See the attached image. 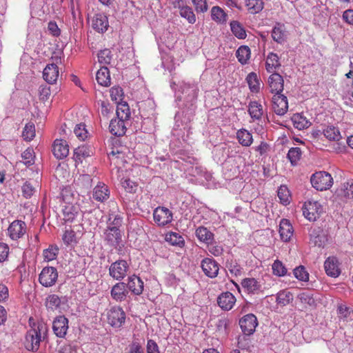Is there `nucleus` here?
<instances>
[{"instance_id": "41", "label": "nucleus", "mask_w": 353, "mask_h": 353, "mask_svg": "<svg viewBox=\"0 0 353 353\" xmlns=\"http://www.w3.org/2000/svg\"><path fill=\"white\" fill-rule=\"evenodd\" d=\"M90 150L85 145L77 147L74 151V159L76 162H82L85 157L90 156Z\"/></svg>"}, {"instance_id": "12", "label": "nucleus", "mask_w": 353, "mask_h": 353, "mask_svg": "<svg viewBox=\"0 0 353 353\" xmlns=\"http://www.w3.org/2000/svg\"><path fill=\"white\" fill-rule=\"evenodd\" d=\"M52 329L54 334L63 338L68 329V320L65 316H59L53 321Z\"/></svg>"}, {"instance_id": "40", "label": "nucleus", "mask_w": 353, "mask_h": 353, "mask_svg": "<svg viewBox=\"0 0 353 353\" xmlns=\"http://www.w3.org/2000/svg\"><path fill=\"white\" fill-rule=\"evenodd\" d=\"M230 29L233 34L239 39H244L247 36L245 30L237 21L230 22Z\"/></svg>"}, {"instance_id": "36", "label": "nucleus", "mask_w": 353, "mask_h": 353, "mask_svg": "<svg viewBox=\"0 0 353 353\" xmlns=\"http://www.w3.org/2000/svg\"><path fill=\"white\" fill-rule=\"evenodd\" d=\"M116 114L117 118L128 121L130 117V110L128 104L126 102L117 104Z\"/></svg>"}, {"instance_id": "24", "label": "nucleus", "mask_w": 353, "mask_h": 353, "mask_svg": "<svg viewBox=\"0 0 353 353\" xmlns=\"http://www.w3.org/2000/svg\"><path fill=\"white\" fill-rule=\"evenodd\" d=\"M92 26L99 32H105L109 26L107 17L101 13L96 14L93 17Z\"/></svg>"}, {"instance_id": "16", "label": "nucleus", "mask_w": 353, "mask_h": 353, "mask_svg": "<svg viewBox=\"0 0 353 353\" xmlns=\"http://www.w3.org/2000/svg\"><path fill=\"white\" fill-rule=\"evenodd\" d=\"M283 79L279 73H272L268 78V84L272 93L281 94L283 90Z\"/></svg>"}, {"instance_id": "34", "label": "nucleus", "mask_w": 353, "mask_h": 353, "mask_svg": "<svg viewBox=\"0 0 353 353\" xmlns=\"http://www.w3.org/2000/svg\"><path fill=\"white\" fill-rule=\"evenodd\" d=\"M248 112L253 119L259 120L263 114V106L258 101H250L248 106Z\"/></svg>"}, {"instance_id": "59", "label": "nucleus", "mask_w": 353, "mask_h": 353, "mask_svg": "<svg viewBox=\"0 0 353 353\" xmlns=\"http://www.w3.org/2000/svg\"><path fill=\"white\" fill-rule=\"evenodd\" d=\"M74 132L77 137L81 141H84L88 137V132L85 129V125L81 123L77 124L75 126Z\"/></svg>"}, {"instance_id": "55", "label": "nucleus", "mask_w": 353, "mask_h": 353, "mask_svg": "<svg viewBox=\"0 0 353 353\" xmlns=\"http://www.w3.org/2000/svg\"><path fill=\"white\" fill-rule=\"evenodd\" d=\"M112 58V52L109 49H104L98 53V60L101 64L108 65Z\"/></svg>"}, {"instance_id": "27", "label": "nucleus", "mask_w": 353, "mask_h": 353, "mask_svg": "<svg viewBox=\"0 0 353 353\" xmlns=\"http://www.w3.org/2000/svg\"><path fill=\"white\" fill-rule=\"evenodd\" d=\"M338 196L345 201L353 199V179L343 183L341 189L338 190Z\"/></svg>"}, {"instance_id": "57", "label": "nucleus", "mask_w": 353, "mask_h": 353, "mask_svg": "<svg viewBox=\"0 0 353 353\" xmlns=\"http://www.w3.org/2000/svg\"><path fill=\"white\" fill-rule=\"evenodd\" d=\"M301 157V150L299 148H292L288 153V158L292 165H295Z\"/></svg>"}, {"instance_id": "63", "label": "nucleus", "mask_w": 353, "mask_h": 353, "mask_svg": "<svg viewBox=\"0 0 353 353\" xmlns=\"http://www.w3.org/2000/svg\"><path fill=\"white\" fill-rule=\"evenodd\" d=\"M123 188L128 192H134L136 191L137 185L130 179H125L121 182Z\"/></svg>"}, {"instance_id": "25", "label": "nucleus", "mask_w": 353, "mask_h": 353, "mask_svg": "<svg viewBox=\"0 0 353 353\" xmlns=\"http://www.w3.org/2000/svg\"><path fill=\"white\" fill-rule=\"evenodd\" d=\"M128 282L126 284V288L132 292L134 294L140 295L143 291V282L142 280L137 276L132 275L128 277Z\"/></svg>"}, {"instance_id": "8", "label": "nucleus", "mask_w": 353, "mask_h": 353, "mask_svg": "<svg viewBox=\"0 0 353 353\" xmlns=\"http://www.w3.org/2000/svg\"><path fill=\"white\" fill-rule=\"evenodd\" d=\"M108 322L112 327H119L125 322V314L120 307H113L108 311Z\"/></svg>"}, {"instance_id": "13", "label": "nucleus", "mask_w": 353, "mask_h": 353, "mask_svg": "<svg viewBox=\"0 0 353 353\" xmlns=\"http://www.w3.org/2000/svg\"><path fill=\"white\" fill-rule=\"evenodd\" d=\"M310 243L319 248L324 247L327 239L320 228H312L309 232Z\"/></svg>"}, {"instance_id": "6", "label": "nucleus", "mask_w": 353, "mask_h": 353, "mask_svg": "<svg viewBox=\"0 0 353 353\" xmlns=\"http://www.w3.org/2000/svg\"><path fill=\"white\" fill-rule=\"evenodd\" d=\"M129 265L125 260H118L112 263L109 268V274L114 279L121 281L129 271Z\"/></svg>"}, {"instance_id": "60", "label": "nucleus", "mask_w": 353, "mask_h": 353, "mask_svg": "<svg viewBox=\"0 0 353 353\" xmlns=\"http://www.w3.org/2000/svg\"><path fill=\"white\" fill-rule=\"evenodd\" d=\"M294 274L300 281H306L309 279V274L303 266H299L294 270Z\"/></svg>"}, {"instance_id": "44", "label": "nucleus", "mask_w": 353, "mask_h": 353, "mask_svg": "<svg viewBox=\"0 0 353 353\" xmlns=\"http://www.w3.org/2000/svg\"><path fill=\"white\" fill-rule=\"evenodd\" d=\"M293 300L292 294L287 290L280 291L277 294L276 303L282 306L287 305Z\"/></svg>"}, {"instance_id": "21", "label": "nucleus", "mask_w": 353, "mask_h": 353, "mask_svg": "<svg viewBox=\"0 0 353 353\" xmlns=\"http://www.w3.org/2000/svg\"><path fill=\"white\" fill-rule=\"evenodd\" d=\"M79 208L70 203H65L62 206L63 219L65 222L72 223L79 214Z\"/></svg>"}, {"instance_id": "15", "label": "nucleus", "mask_w": 353, "mask_h": 353, "mask_svg": "<svg viewBox=\"0 0 353 353\" xmlns=\"http://www.w3.org/2000/svg\"><path fill=\"white\" fill-rule=\"evenodd\" d=\"M121 233L117 226L108 225L105 232V240L112 246H117L121 241Z\"/></svg>"}, {"instance_id": "56", "label": "nucleus", "mask_w": 353, "mask_h": 353, "mask_svg": "<svg viewBox=\"0 0 353 353\" xmlns=\"http://www.w3.org/2000/svg\"><path fill=\"white\" fill-rule=\"evenodd\" d=\"M23 163L30 166L34 163V152L32 148H28L21 154Z\"/></svg>"}, {"instance_id": "9", "label": "nucleus", "mask_w": 353, "mask_h": 353, "mask_svg": "<svg viewBox=\"0 0 353 353\" xmlns=\"http://www.w3.org/2000/svg\"><path fill=\"white\" fill-rule=\"evenodd\" d=\"M239 325L243 334L249 336L255 331L258 325L257 319L252 314H246L240 319Z\"/></svg>"}, {"instance_id": "46", "label": "nucleus", "mask_w": 353, "mask_h": 353, "mask_svg": "<svg viewBox=\"0 0 353 353\" xmlns=\"http://www.w3.org/2000/svg\"><path fill=\"white\" fill-rule=\"evenodd\" d=\"M277 194L280 202L283 205H287L290 203L291 195L286 185H281L278 190Z\"/></svg>"}, {"instance_id": "7", "label": "nucleus", "mask_w": 353, "mask_h": 353, "mask_svg": "<svg viewBox=\"0 0 353 353\" xmlns=\"http://www.w3.org/2000/svg\"><path fill=\"white\" fill-rule=\"evenodd\" d=\"M153 219L158 226L163 227L172 222L173 214L168 208L159 206L153 212Z\"/></svg>"}, {"instance_id": "33", "label": "nucleus", "mask_w": 353, "mask_h": 353, "mask_svg": "<svg viewBox=\"0 0 353 353\" xmlns=\"http://www.w3.org/2000/svg\"><path fill=\"white\" fill-rule=\"evenodd\" d=\"M248 12L252 14L259 13L264 8L263 0H245Z\"/></svg>"}, {"instance_id": "49", "label": "nucleus", "mask_w": 353, "mask_h": 353, "mask_svg": "<svg viewBox=\"0 0 353 353\" xmlns=\"http://www.w3.org/2000/svg\"><path fill=\"white\" fill-rule=\"evenodd\" d=\"M35 137V126L33 123H28L26 124L23 132L22 137L26 141H32Z\"/></svg>"}, {"instance_id": "4", "label": "nucleus", "mask_w": 353, "mask_h": 353, "mask_svg": "<svg viewBox=\"0 0 353 353\" xmlns=\"http://www.w3.org/2000/svg\"><path fill=\"white\" fill-rule=\"evenodd\" d=\"M303 214L310 221H315L323 212L322 205L315 201H307L303 207Z\"/></svg>"}, {"instance_id": "31", "label": "nucleus", "mask_w": 353, "mask_h": 353, "mask_svg": "<svg viewBox=\"0 0 353 353\" xmlns=\"http://www.w3.org/2000/svg\"><path fill=\"white\" fill-rule=\"evenodd\" d=\"M236 139L239 143L245 147H249L253 142L252 134L244 128L236 132Z\"/></svg>"}, {"instance_id": "5", "label": "nucleus", "mask_w": 353, "mask_h": 353, "mask_svg": "<svg viewBox=\"0 0 353 353\" xmlns=\"http://www.w3.org/2000/svg\"><path fill=\"white\" fill-rule=\"evenodd\" d=\"M58 279L57 270L52 266L43 268L39 275V283L46 288H50L55 285Z\"/></svg>"}, {"instance_id": "64", "label": "nucleus", "mask_w": 353, "mask_h": 353, "mask_svg": "<svg viewBox=\"0 0 353 353\" xmlns=\"http://www.w3.org/2000/svg\"><path fill=\"white\" fill-rule=\"evenodd\" d=\"M342 19L346 23L353 26V9L345 10L343 13Z\"/></svg>"}, {"instance_id": "30", "label": "nucleus", "mask_w": 353, "mask_h": 353, "mask_svg": "<svg viewBox=\"0 0 353 353\" xmlns=\"http://www.w3.org/2000/svg\"><path fill=\"white\" fill-rule=\"evenodd\" d=\"M211 18L217 23H225L228 20L227 13L219 6H213L211 9Z\"/></svg>"}, {"instance_id": "32", "label": "nucleus", "mask_w": 353, "mask_h": 353, "mask_svg": "<svg viewBox=\"0 0 353 353\" xmlns=\"http://www.w3.org/2000/svg\"><path fill=\"white\" fill-rule=\"evenodd\" d=\"M97 83L103 86L110 85V76L108 68L106 66L101 67L96 74Z\"/></svg>"}, {"instance_id": "29", "label": "nucleus", "mask_w": 353, "mask_h": 353, "mask_svg": "<svg viewBox=\"0 0 353 353\" xmlns=\"http://www.w3.org/2000/svg\"><path fill=\"white\" fill-rule=\"evenodd\" d=\"M195 234L200 241L206 244H210L214 239V234L203 226L199 227L196 230Z\"/></svg>"}, {"instance_id": "39", "label": "nucleus", "mask_w": 353, "mask_h": 353, "mask_svg": "<svg viewBox=\"0 0 353 353\" xmlns=\"http://www.w3.org/2000/svg\"><path fill=\"white\" fill-rule=\"evenodd\" d=\"M247 83L252 92L257 93L260 90V82L255 72H250L246 77Z\"/></svg>"}, {"instance_id": "23", "label": "nucleus", "mask_w": 353, "mask_h": 353, "mask_svg": "<svg viewBox=\"0 0 353 353\" xmlns=\"http://www.w3.org/2000/svg\"><path fill=\"white\" fill-rule=\"evenodd\" d=\"M125 121L119 118L112 119L109 125L110 132L114 136L121 137L125 134Z\"/></svg>"}, {"instance_id": "48", "label": "nucleus", "mask_w": 353, "mask_h": 353, "mask_svg": "<svg viewBox=\"0 0 353 353\" xmlns=\"http://www.w3.org/2000/svg\"><path fill=\"white\" fill-rule=\"evenodd\" d=\"M243 288L246 289L248 292H254L259 289L260 285L258 281L254 278H247L242 281Z\"/></svg>"}, {"instance_id": "28", "label": "nucleus", "mask_w": 353, "mask_h": 353, "mask_svg": "<svg viewBox=\"0 0 353 353\" xmlns=\"http://www.w3.org/2000/svg\"><path fill=\"white\" fill-rule=\"evenodd\" d=\"M285 25L281 23H276L272 31V39L278 43H282L285 40Z\"/></svg>"}, {"instance_id": "42", "label": "nucleus", "mask_w": 353, "mask_h": 353, "mask_svg": "<svg viewBox=\"0 0 353 353\" xmlns=\"http://www.w3.org/2000/svg\"><path fill=\"white\" fill-rule=\"evenodd\" d=\"M323 134L330 141H338L341 138L339 130L334 126H327L323 130Z\"/></svg>"}, {"instance_id": "53", "label": "nucleus", "mask_w": 353, "mask_h": 353, "mask_svg": "<svg viewBox=\"0 0 353 353\" xmlns=\"http://www.w3.org/2000/svg\"><path fill=\"white\" fill-rule=\"evenodd\" d=\"M59 248L56 245H50L48 248L43 250V256L46 261H51L57 258Z\"/></svg>"}, {"instance_id": "52", "label": "nucleus", "mask_w": 353, "mask_h": 353, "mask_svg": "<svg viewBox=\"0 0 353 353\" xmlns=\"http://www.w3.org/2000/svg\"><path fill=\"white\" fill-rule=\"evenodd\" d=\"M62 240L65 245H70L77 243L76 233L74 230H65L62 236Z\"/></svg>"}, {"instance_id": "50", "label": "nucleus", "mask_w": 353, "mask_h": 353, "mask_svg": "<svg viewBox=\"0 0 353 353\" xmlns=\"http://www.w3.org/2000/svg\"><path fill=\"white\" fill-rule=\"evenodd\" d=\"M298 299L300 301L310 307H315L316 301L314 299L313 294L309 292H303L298 295Z\"/></svg>"}, {"instance_id": "38", "label": "nucleus", "mask_w": 353, "mask_h": 353, "mask_svg": "<svg viewBox=\"0 0 353 353\" xmlns=\"http://www.w3.org/2000/svg\"><path fill=\"white\" fill-rule=\"evenodd\" d=\"M294 127L298 130H303L307 128L310 123V121L302 114H295L292 118Z\"/></svg>"}, {"instance_id": "20", "label": "nucleus", "mask_w": 353, "mask_h": 353, "mask_svg": "<svg viewBox=\"0 0 353 353\" xmlns=\"http://www.w3.org/2000/svg\"><path fill=\"white\" fill-rule=\"evenodd\" d=\"M59 75V68L55 63L48 64L43 71L44 80L50 84L56 83Z\"/></svg>"}, {"instance_id": "1", "label": "nucleus", "mask_w": 353, "mask_h": 353, "mask_svg": "<svg viewBox=\"0 0 353 353\" xmlns=\"http://www.w3.org/2000/svg\"><path fill=\"white\" fill-rule=\"evenodd\" d=\"M45 329L42 323H34L26 334L24 345L27 350L37 352L41 341V331Z\"/></svg>"}, {"instance_id": "58", "label": "nucleus", "mask_w": 353, "mask_h": 353, "mask_svg": "<svg viewBox=\"0 0 353 353\" xmlns=\"http://www.w3.org/2000/svg\"><path fill=\"white\" fill-rule=\"evenodd\" d=\"M10 248L9 245L3 242H0V263H5L8 261Z\"/></svg>"}, {"instance_id": "45", "label": "nucleus", "mask_w": 353, "mask_h": 353, "mask_svg": "<svg viewBox=\"0 0 353 353\" xmlns=\"http://www.w3.org/2000/svg\"><path fill=\"white\" fill-rule=\"evenodd\" d=\"M61 305V299L57 294H50L48 296L46 301V306L48 310L54 311L59 308Z\"/></svg>"}, {"instance_id": "3", "label": "nucleus", "mask_w": 353, "mask_h": 353, "mask_svg": "<svg viewBox=\"0 0 353 353\" xmlns=\"http://www.w3.org/2000/svg\"><path fill=\"white\" fill-rule=\"evenodd\" d=\"M27 234V225L21 220H14L8 226L7 236L12 241L23 239Z\"/></svg>"}, {"instance_id": "54", "label": "nucleus", "mask_w": 353, "mask_h": 353, "mask_svg": "<svg viewBox=\"0 0 353 353\" xmlns=\"http://www.w3.org/2000/svg\"><path fill=\"white\" fill-rule=\"evenodd\" d=\"M273 274L278 276H283L287 274V268L279 260H276L272 265Z\"/></svg>"}, {"instance_id": "17", "label": "nucleus", "mask_w": 353, "mask_h": 353, "mask_svg": "<svg viewBox=\"0 0 353 353\" xmlns=\"http://www.w3.org/2000/svg\"><path fill=\"white\" fill-rule=\"evenodd\" d=\"M281 239L284 242L290 241L294 234V228L289 220L283 219L279 223V230Z\"/></svg>"}, {"instance_id": "26", "label": "nucleus", "mask_w": 353, "mask_h": 353, "mask_svg": "<svg viewBox=\"0 0 353 353\" xmlns=\"http://www.w3.org/2000/svg\"><path fill=\"white\" fill-rule=\"evenodd\" d=\"M110 192L107 185L103 183H99L94 188L93 198L98 201L103 202L109 198Z\"/></svg>"}, {"instance_id": "18", "label": "nucleus", "mask_w": 353, "mask_h": 353, "mask_svg": "<svg viewBox=\"0 0 353 353\" xmlns=\"http://www.w3.org/2000/svg\"><path fill=\"white\" fill-rule=\"evenodd\" d=\"M110 294L114 301L118 302L124 301L128 294L126 284L123 282L117 283L112 286Z\"/></svg>"}, {"instance_id": "35", "label": "nucleus", "mask_w": 353, "mask_h": 353, "mask_svg": "<svg viewBox=\"0 0 353 353\" xmlns=\"http://www.w3.org/2000/svg\"><path fill=\"white\" fill-rule=\"evenodd\" d=\"M280 65L281 64L278 55L273 52L269 53L265 63V67L268 72H272L276 68L280 67Z\"/></svg>"}, {"instance_id": "47", "label": "nucleus", "mask_w": 353, "mask_h": 353, "mask_svg": "<svg viewBox=\"0 0 353 353\" xmlns=\"http://www.w3.org/2000/svg\"><path fill=\"white\" fill-rule=\"evenodd\" d=\"M179 13L181 17L185 18L190 23H194L196 22V16L190 6L187 4L179 10Z\"/></svg>"}, {"instance_id": "61", "label": "nucleus", "mask_w": 353, "mask_h": 353, "mask_svg": "<svg viewBox=\"0 0 353 353\" xmlns=\"http://www.w3.org/2000/svg\"><path fill=\"white\" fill-rule=\"evenodd\" d=\"M197 12H205L208 9L206 0H192Z\"/></svg>"}, {"instance_id": "51", "label": "nucleus", "mask_w": 353, "mask_h": 353, "mask_svg": "<svg viewBox=\"0 0 353 353\" xmlns=\"http://www.w3.org/2000/svg\"><path fill=\"white\" fill-rule=\"evenodd\" d=\"M110 93L111 99L116 103L119 104L120 103H123L124 93L123 89L121 87H112L110 90Z\"/></svg>"}, {"instance_id": "43", "label": "nucleus", "mask_w": 353, "mask_h": 353, "mask_svg": "<svg viewBox=\"0 0 353 353\" xmlns=\"http://www.w3.org/2000/svg\"><path fill=\"white\" fill-rule=\"evenodd\" d=\"M165 241L172 245H177L181 248L185 244L183 236L176 232H170L167 234Z\"/></svg>"}, {"instance_id": "14", "label": "nucleus", "mask_w": 353, "mask_h": 353, "mask_svg": "<svg viewBox=\"0 0 353 353\" xmlns=\"http://www.w3.org/2000/svg\"><path fill=\"white\" fill-rule=\"evenodd\" d=\"M53 154L57 159H63L69 154V145L65 140L56 139L53 143Z\"/></svg>"}, {"instance_id": "22", "label": "nucleus", "mask_w": 353, "mask_h": 353, "mask_svg": "<svg viewBox=\"0 0 353 353\" xmlns=\"http://www.w3.org/2000/svg\"><path fill=\"white\" fill-rule=\"evenodd\" d=\"M235 296L230 292H223L218 297L219 307L226 311L230 310L236 303Z\"/></svg>"}, {"instance_id": "37", "label": "nucleus", "mask_w": 353, "mask_h": 353, "mask_svg": "<svg viewBox=\"0 0 353 353\" xmlns=\"http://www.w3.org/2000/svg\"><path fill=\"white\" fill-rule=\"evenodd\" d=\"M251 51L248 46H240L236 52V58L241 64H246L250 58Z\"/></svg>"}, {"instance_id": "11", "label": "nucleus", "mask_w": 353, "mask_h": 353, "mask_svg": "<svg viewBox=\"0 0 353 353\" xmlns=\"http://www.w3.org/2000/svg\"><path fill=\"white\" fill-rule=\"evenodd\" d=\"M201 266L204 274L210 278H215L219 273V265L213 259L205 258L202 260Z\"/></svg>"}, {"instance_id": "62", "label": "nucleus", "mask_w": 353, "mask_h": 353, "mask_svg": "<svg viewBox=\"0 0 353 353\" xmlns=\"http://www.w3.org/2000/svg\"><path fill=\"white\" fill-rule=\"evenodd\" d=\"M22 194L25 198L31 197L34 192V188L30 181H26L21 188Z\"/></svg>"}, {"instance_id": "2", "label": "nucleus", "mask_w": 353, "mask_h": 353, "mask_svg": "<svg viewBox=\"0 0 353 353\" xmlns=\"http://www.w3.org/2000/svg\"><path fill=\"white\" fill-rule=\"evenodd\" d=\"M310 181L312 186L320 191L329 189L333 183V179L331 174L323 171L313 174Z\"/></svg>"}, {"instance_id": "19", "label": "nucleus", "mask_w": 353, "mask_h": 353, "mask_svg": "<svg viewBox=\"0 0 353 353\" xmlns=\"http://www.w3.org/2000/svg\"><path fill=\"white\" fill-rule=\"evenodd\" d=\"M324 268L326 274L332 277H337L341 274L339 263L334 256L328 257L324 263Z\"/></svg>"}, {"instance_id": "10", "label": "nucleus", "mask_w": 353, "mask_h": 353, "mask_svg": "<svg viewBox=\"0 0 353 353\" xmlns=\"http://www.w3.org/2000/svg\"><path fill=\"white\" fill-rule=\"evenodd\" d=\"M272 108L274 112L280 116L284 115L288 110V102L287 97L282 94H274L272 97Z\"/></svg>"}]
</instances>
